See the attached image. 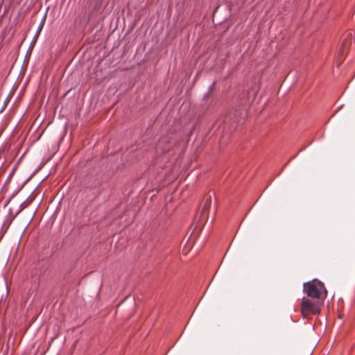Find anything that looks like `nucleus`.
Segmentation results:
<instances>
[{
	"label": "nucleus",
	"mask_w": 355,
	"mask_h": 355,
	"mask_svg": "<svg viewBox=\"0 0 355 355\" xmlns=\"http://www.w3.org/2000/svg\"><path fill=\"white\" fill-rule=\"evenodd\" d=\"M304 291L309 297L318 300L326 297L327 294L324 284L318 279L304 283Z\"/></svg>",
	"instance_id": "nucleus-1"
},
{
	"label": "nucleus",
	"mask_w": 355,
	"mask_h": 355,
	"mask_svg": "<svg viewBox=\"0 0 355 355\" xmlns=\"http://www.w3.org/2000/svg\"><path fill=\"white\" fill-rule=\"evenodd\" d=\"M301 312L304 318L310 313L318 314L320 313V304L318 302H313L311 300L304 297L302 302Z\"/></svg>",
	"instance_id": "nucleus-2"
},
{
	"label": "nucleus",
	"mask_w": 355,
	"mask_h": 355,
	"mask_svg": "<svg viewBox=\"0 0 355 355\" xmlns=\"http://www.w3.org/2000/svg\"><path fill=\"white\" fill-rule=\"evenodd\" d=\"M211 196H207L204 202V205H203V207H202V214H206L210 206H211Z\"/></svg>",
	"instance_id": "nucleus-3"
},
{
	"label": "nucleus",
	"mask_w": 355,
	"mask_h": 355,
	"mask_svg": "<svg viewBox=\"0 0 355 355\" xmlns=\"http://www.w3.org/2000/svg\"><path fill=\"white\" fill-rule=\"evenodd\" d=\"M349 34L346 35V41H343L342 44V47L340 49V53L343 56V55L347 51L348 49V41L347 40L349 37Z\"/></svg>",
	"instance_id": "nucleus-4"
}]
</instances>
